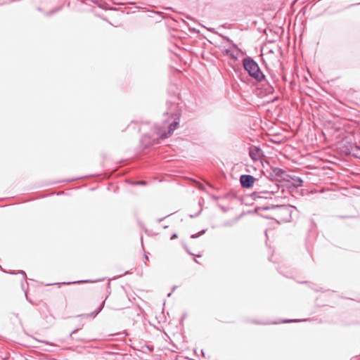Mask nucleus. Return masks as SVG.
<instances>
[{"mask_svg": "<svg viewBox=\"0 0 360 360\" xmlns=\"http://www.w3.org/2000/svg\"><path fill=\"white\" fill-rule=\"evenodd\" d=\"M180 117L181 113L178 106L172 105L163 115L162 126L159 131L160 138H167L173 134L179 127Z\"/></svg>", "mask_w": 360, "mask_h": 360, "instance_id": "obj_1", "label": "nucleus"}, {"mask_svg": "<svg viewBox=\"0 0 360 360\" xmlns=\"http://www.w3.org/2000/svg\"><path fill=\"white\" fill-rule=\"evenodd\" d=\"M241 68H259L257 61L250 56H245V53H243V57L240 58Z\"/></svg>", "mask_w": 360, "mask_h": 360, "instance_id": "obj_3", "label": "nucleus"}, {"mask_svg": "<svg viewBox=\"0 0 360 360\" xmlns=\"http://www.w3.org/2000/svg\"><path fill=\"white\" fill-rule=\"evenodd\" d=\"M139 184H144V182L143 181H140L139 182Z\"/></svg>", "mask_w": 360, "mask_h": 360, "instance_id": "obj_14", "label": "nucleus"}, {"mask_svg": "<svg viewBox=\"0 0 360 360\" xmlns=\"http://www.w3.org/2000/svg\"><path fill=\"white\" fill-rule=\"evenodd\" d=\"M240 181L243 187L250 188L254 184L255 178L251 175H242Z\"/></svg>", "mask_w": 360, "mask_h": 360, "instance_id": "obj_5", "label": "nucleus"}, {"mask_svg": "<svg viewBox=\"0 0 360 360\" xmlns=\"http://www.w3.org/2000/svg\"><path fill=\"white\" fill-rule=\"evenodd\" d=\"M223 38H224V39L225 41H226L230 44H231V46H233V44H234V43L233 42V41L229 37H224Z\"/></svg>", "mask_w": 360, "mask_h": 360, "instance_id": "obj_10", "label": "nucleus"}, {"mask_svg": "<svg viewBox=\"0 0 360 360\" xmlns=\"http://www.w3.org/2000/svg\"><path fill=\"white\" fill-rule=\"evenodd\" d=\"M250 156L252 160H257L262 156V150L257 147L251 148L250 150Z\"/></svg>", "mask_w": 360, "mask_h": 360, "instance_id": "obj_6", "label": "nucleus"}, {"mask_svg": "<svg viewBox=\"0 0 360 360\" xmlns=\"http://www.w3.org/2000/svg\"><path fill=\"white\" fill-rule=\"evenodd\" d=\"M177 238V235L176 234H174L172 237H171V239L173 240L174 238Z\"/></svg>", "mask_w": 360, "mask_h": 360, "instance_id": "obj_12", "label": "nucleus"}, {"mask_svg": "<svg viewBox=\"0 0 360 360\" xmlns=\"http://www.w3.org/2000/svg\"><path fill=\"white\" fill-rule=\"evenodd\" d=\"M291 321H293V320H288V321H285V322H291Z\"/></svg>", "mask_w": 360, "mask_h": 360, "instance_id": "obj_15", "label": "nucleus"}, {"mask_svg": "<svg viewBox=\"0 0 360 360\" xmlns=\"http://www.w3.org/2000/svg\"><path fill=\"white\" fill-rule=\"evenodd\" d=\"M264 193V196H262V195H258L257 197L258 198H271V195H272V193H269V192H264L263 193Z\"/></svg>", "mask_w": 360, "mask_h": 360, "instance_id": "obj_8", "label": "nucleus"}, {"mask_svg": "<svg viewBox=\"0 0 360 360\" xmlns=\"http://www.w3.org/2000/svg\"><path fill=\"white\" fill-rule=\"evenodd\" d=\"M262 65L264 66L265 68H269V64L266 62L265 59L263 57V54H262Z\"/></svg>", "mask_w": 360, "mask_h": 360, "instance_id": "obj_9", "label": "nucleus"}, {"mask_svg": "<svg viewBox=\"0 0 360 360\" xmlns=\"http://www.w3.org/2000/svg\"><path fill=\"white\" fill-rule=\"evenodd\" d=\"M191 237H192V238H196V237H197V236H195V235H192V236H191Z\"/></svg>", "mask_w": 360, "mask_h": 360, "instance_id": "obj_16", "label": "nucleus"}, {"mask_svg": "<svg viewBox=\"0 0 360 360\" xmlns=\"http://www.w3.org/2000/svg\"><path fill=\"white\" fill-rule=\"evenodd\" d=\"M89 282H92L91 281H77L76 283H89ZM73 283H75V282H72Z\"/></svg>", "mask_w": 360, "mask_h": 360, "instance_id": "obj_11", "label": "nucleus"}, {"mask_svg": "<svg viewBox=\"0 0 360 360\" xmlns=\"http://www.w3.org/2000/svg\"><path fill=\"white\" fill-rule=\"evenodd\" d=\"M70 282H68L67 284H70ZM63 284H66V283H64Z\"/></svg>", "mask_w": 360, "mask_h": 360, "instance_id": "obj_18", "label": "nucleus"}, {"mask_svg": "<svg viewBox=\"0 0 360 360\" xmlns=\"http://www.w3.org/2000/svg\"><path fill=\"white\" fill-rule=\"evenodd\" d=\"M300 183H301V180H298ZM300 184H299L297 186H300Z\"/></svg>", "mask_w": 360, "mask_h": 360, "instance_id": "obj_17", "label": "nucleus"}, {"mask_svg": "<svg viewBox=\"0 0 360 360\" xmlns=\"http://www.w3.org/2000/svg\"><path fill=\"white\" fill-rule=\"evenodd\" d=\"M98 7H99V8H103V9H106V8L103 6V4H99V5H98Z\"/></svg>", "mask_w": 360, "mask_h": 360, "instance_id": "obj_13", "label": "nucleus"}, {"mask_svg": "<svg viewBox=\"0 0 360 360\" xmlns=\"http://www.w3.org/2000/svg\"><path fill=\"white\" fill-rule=\"evenodd\" d=\"M62 8L61 6H58L57 8H55L51 11H49V12H47L46 13V15H53L54 13H57L58 11H60Z\"/></svg>", "mask_w": 360, "mask_h": 360, "instance_id": "obj_7", "label": "nucleus"}, {"mask_svg": "<svg viewBox=\"0 0 360 360\" xmlns=\"http://www.w3.org/2000/svg\"><path fill=\"white\" fill-rule=\"evenodd\" d=\"M245 70L256 81L260 82L264 79L265 76L261 69H245Z\"/></svg>", "mask_w": 360, "mask_h": 360, "instance_id": "obj_4", "label": "nucleus"}, {"mask_svg": "<svg viewBox=\"0 0 360 360\" xmlns=\"http://www.w3.org/2000/svg\"><path fill=\"white\" fill-rule=\"evenodd\" d=\"M243 53V52L236 44H233V46L224 51V55L229 59V64L231 68H240Z\"/></svg>", "mask_w": 360, "mask_h": 360, "instance_id": "obj_2", "label": "nucleus"}]
</instances>
